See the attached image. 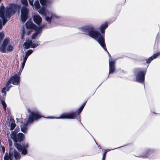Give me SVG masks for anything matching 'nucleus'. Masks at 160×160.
<instances>
[{"label":"nucleus","instance_id":"f257e3e1","mask_svg":"<svg viewBox=\"0 0 160 160\" xmlns=\"http://www.w3.org/2000/svg\"><path fill=\"white\" fill-rule=\"evenodd\" d=\"M108 25V24L105 23L100 26V29L102 34L99 32L94 30L95 27L92 24H89L81 27L80 28V29L83 34L88 35L96 39L103 49L108 52L109 56L111 57L106 48L104 40L105 30Z\"/></svg>","mask_w":160,"mask_h":160},{"label":"nucleus","instance_id":"f03ea898","mask_svg":"<svg viewBox=\"0 0 160 160\" xmlns=\"http://www.w3.org/2000/svg\"><path fill=\"white\" fill-rule=\"evenodd\" d=\"M17 9V6L15 4L11 3L6 8L3 3L0 7V30L7 22V18L9 19L11 16L14 14Z\"/></svg>","mask_w":160,"mask_h":160},{"label":"nucleus","instance_id":"7ed1b4c3","mask_svg":"<svg viewBox=\"0 0 160 160\" xmlns=\"http://www.w3.org/2000/svg\"><path fill=\"white\" fill-rule=\"evenodd\" d=\"M11 138L13 140L15 147L22 154L26 155L27 153V149L28 148V143L23 144L22 147L21 145V142L22 141L24 135L22 133H19L17 135L16 131H12L10 135Z\"/></svg>","mask_w":160,"mask_h":160},{"label":"nucleus","instance_id":"20e7f679","mask_svg":"<svg viewBox=\"0 0 160 160\" xmlns=\"http://www.w3.org/2000/svg\"><path fill=\"white\" fill-rule=\"evenodd\" d=\"M28 112H30L27 121L25 123L22 124L21 126V131L24 133H25L28 129V125L33 122L34 120H37L41 117L40 113L38 111L35 112H30L29 109H28Z\"/></svg>","mask_w":160,"mask_h":160},{"label":"nucleus","instance_id":"39448f33","mask_svg":"<svg viewBox=\"0 0 160 160\" xmlns=\"http://www.w3.org/2000/svg\"><path fill=\"white\" fill-rule=\"evenodd\" d=\"M83 108L81 107L79 109L78 114L76 115V112H75L73 113L65 112L62 114H60V117H48V118L51 119H73L75 118L77 120H78L79 118V114L82 112Z\"/></svg>","mask_w":160,"mask_h":160},{"label":"nucleus","instance_id":"423d86ee","mask_svg":"<svg viewBox=\"0 0 160 160\" xmlns=\"http://www.w3.org/2000/svg\"><path fill=\"white\" fill-rule=\"evenodd\" d=\"M146 72V70H143L142 68H138L134 70V72L136 76V81L137 82L142 84L144 83Z\"/></svg>","mask_w":160,"mask_h":160},{"label":"nucleus","instance_id":"0eeeda50","mask_svg":"<svg viewBox=\"0 0 160 160\" xmlns=\"http://www.w3.org/2000/svg\"><path fill=\"white\" fill-rule=\"evenodd\" d=\"M40 14L44 16L45 17V20L48 23H50L51 22V19L59 18L58 16L52 13H50L47 11H46L43 8H41L38 11Z\"/></svg>","mask_w":160,"mask_h":160},{"label":"nucleus","instance_id":"6e6552de","mask_svg":"<svg viewBox=\"0 0 160 160\" xmlns=\"http://www.w3.org/2000/svg\"><path fill=\"white\" fill-rule=\"evenodd\" d=\"M20 73L19 74H15L11 76L8 80L6 81V86L8 87L12 83V84L17 85L20 83Z\"/></svg>","mask_w":160,"mask_h":160},{"label":"nucleus","instance_id":"1a4fd4ad","mask_svg":"<svg viewBox=\"0 0 160 160\" xmlns=\"http://www.w3.org/2000/svg\"><path fill=\"white\" fill-rule=\"evenodd\" d=\"M156 149L153 148H148L146 150L143 155L136 156L143 158H152Z\"/></svg>","mask_w":160,"mask_h":160},{"label":"nucleus","instance_id":"9d476101","mask_svg":"<svg viewBox=\"0 0 160 160\" xmlns=\"http://www.w3.org/2000/svg\"><path fill=\"white\" fill-rule=\"evenodd\" d=\"M29 10L25 6L22 7L21 10V20L23 22H26L28 18Z\"/></svg>","mask_w":160,"mask_h":160},{"label":"nucleus","instance_id":"9b49d317","mask_svg":"<svg viewBox=\"0 0 160 160\" xmlns=\"http://www.w3.org/2000/svg\"><path fill=\"white\" fill-rule=\"evenodd\" d=\"M115 60H112L109 58V75L113 73L114 72L115 70Z\"/></svg>","mask_w":160,"mask_h":160},{"label":"nucleus","instance_id":"f8f14e48","mask_svg":"<svg viewBox=\"0 0 160 160\" xmlns=\"http://www.w3.org/2000/svg\"><path fill=\"white\" fill-rule=\"evenodd\" d=\"M9 42V40L6 38L4 40L0 48V52L2 53L6 52V48Z\"/></svg>","mask_w":160,"mask_h":160},{"label":"nucleus","instance_id":"ddd939ff","mask_svg":"<svg viewBox=\"0 0 160 160\" xmlns=\"http://www.w3.org/2000/svg\"><path fill=\"white\" fill-rule=\"evenodd\" d=\"M26 27L27 29H35L37 28V26L34 24L32 22L28 21L25 24Z\"/></svg>","mask_w":160,"mask_h":160},{"label":"nucleus","instance_id":"4468645a","mask_svg":"<svg viewBox=\"0 0 160 160\" xmlns=\"http://www.w3.org/2000/svg\"><path fill=\"white\" fill-rule=\"evenodd\" d=\"M33 21L35 23L40 26L42 22V18L39 15H35L33 17Z\"/></svg>","mask_w":160,"mask_h":160},{"label":"nucleus","instance_id":"2eb2a0df","mask_svg":"<svg viewBox=\"0 0 160 160\" xmlns=\"http://www.w3.org/2000/svg\"><path fill=\"white\" fill-rule=\"evenodd\" d=\"M160 54V52H158L154 54L152 56L149 57L148 59H146V63L148 64L150 63L152 60L156 58Z\"/></svg>","mask_w":160,"mask_h":160},{"label":"nucleus","instance_id":"dca6fc26","mask_svg":"<svg viewBox=\"0 0 160 160\" xmlns=\"http://www.w3.org/2000/svg\"><path fill=\"white\" fill-rule=\"evenodd\" d=\"M30 4L32 6H34V5H35L36 8L38 9L40 8V6L39 4V2L38 0H36L33 4V1L34 0H28Z\"/></svg>","mask_w":160,"mask_h":160},{"label":"nucleus","instance_id":"f3484780","mask_svg":"<svg viewBox=\"0 0 160 160\" xmlns=\"http://www.w3.org/2000/svg\"><path fill=\"white\" fill-rule=\"evenodd\" d=\"M4 160H13V153L9 152L8 154L6 152L4 156Z\"/></svg>","mask_w":160,"mask_h":160},{"label":"nucleus","instance_id":"a211bd4d","mask_svg":"<svg viewBox=\"0 0 160 160\" xmlns=\"http://www.w3.org/2000/svg\"><path fill=\"white\" fill-rule=\"evenodd\" d=\"M13 154L15 160H20L21 155L19 152H18L16 150L13 151Z\"/></svg>","mask_w":160,"mask_h":160},{"label":"nucleus","instance_id":"6ab92c4d","mask_svg":"<svg viewBox=\"0 0 160 160\" xmlns=\"http://www.w3.org/2000/svg\"><path fill=\"white\" fill-rule=\"evenodd\" d=\"M34 30L35 32L33 33L32 35V39H35L36 37L41 32L37 28H36Z\"/></svg>","mask_w":160,"mask_h":160},{"label":"nucleus","instance_id":"aec40b11","mask_svg":"<svg viewBox=\"0 0 160 160\" xmlns=\"http://www.w3.org/2000/svg\"><path fill=\"white\" fill-rule=\"evenodd\" d=\"M28 58L25 56L23 58V62L22 64L21 67L20 69V70H21V71L24 68L25 63Z\"/></svg>","mask_w":160,"mask_h":160},{"label":"nucleus","instance_id":"412c9836","mask_svg":"<svg viewBox=\"0 0 160 160\" xmlns=\"http://www.w3.org/2000/svg\"><path fill=\"white\" fill-rule=\"evenodd\" d=\"M6 87L3 88H2L1 90V92L2 93H4V95L5 96H6V91H8L9 90L10 88H9L8 87V86L7 87L5 85Z\"/></svg>","mask_w":160,"mask_h":160},{"label":"nucleus","instance_id":"4be33fe9","mask_svg":"<svg viewBox=\"0 0 160 160\" xmlns=\"http://www.w3.org/2000/svg\"><path fill=\"white\" fill-rule=\"evenodd\" d=\"M40 44V42L39 41H36L34 43L31 44V47L32 48H35Z\"/></svg>","mask_w":160,"mask_h":160},{"label":"nucleus","instance_id":"5701e85b","mask_svg":"<svg viewBox=\"0 0 160 160\" xmlns=\"http://www.w3.org/2000/svg\"><path fill=\"white\" fill-rule=\"evenodd\" d=\"M48 27L47 25V23H45L43 24L41 27H38L37 26V28H38L39 30H40L41 32L42 31V29L43 28H47Z\"/></svg>","mask_w":160,"mask_h":160},{"label":"nucleus","instance_id":"b1692460","mask_svg":"<svg viewBox=\"0 0 160 160\" xmlns=\"http://www.w3.org/2000/svg\"><path fill=\"white\" fill-rule=\"evenodd\" d=\"M14 49V48L11 45H8L6 51L7 52H12Z\"/></svg>","mask_w":160,"mask_h":160},{"label":"nucleus","instance_id":"393cba45","mask_svg":"<svg viewBox=\"0 0 160 160\" xmlns=\"http://www.w3.org/2000/svg\"><path fill=\"white\" fill-rule=\"evenodd\" d=\"M33 51L31 50H29L25 52V57L28 58V56L32 53Z\"/></svg>","mask_w":160,"mask_h":160},{"label":"nucleus","instance_id":"a878e982","mask_svg":"<svg viewBox=\"0 0 160 160\" xmlns=\"http://www.w3.org/2000/svg\"><path fill=\"white\" fill-rule=\"evenodd\" d=\"M31 45L25 42L23 44V47L25 49H28L30 47Z\"/></svg>","mask_w":160,"mask_h":160},{"label":"nucleus","instance_id":"bb28decb","mask_svg":"<svg viewBox=\"0 0 160 160\" xmlns=\"http://www.w3.org/2000/svg\"><path fill=\"white\" fill-rule=\"evenodd\" d=\"M25 33V30L24 28H23L22 32L21 33V38L22 39H23L24 38V34Z\"/></svg>","mask_w":160,"mask_h":160},{"label":"nucleus","instance_id":"cd10ccee","mask_svg":"<svg viewBox=\"0 0 160 160\" xmlns=\"http://www.w3.org/2000/svg\"><path fill=\"white\" fill-rule=\"evenodd\" d=\"M15 121H14L13 122H12L10 124V130H13L15 127Z\"/></svg>","mask_w":160,"mask_h":160},{"label":"nucleus","instance_id":"c85d7f7f","mask_svg":"<svg viewBox=\"0 0 160 160\" xmlns=\"http://www.w3.org/2000/svg\"><path fill=\"white\" fill-rule=\"evenodd\" d=\"M111 150H112V149L111 150L107 149V150H105V152L103 154L102 160H105V157H106V154L107 153V152L110 151Z\"/></svg>","mask_w":160,"mask_h":160},{"label":"nucleus","instance_id":"c756f323","mask_svg":"<svg viewBox=\"0 0 160 160\" xmlns=\"http://www.w3.org/2000/svg\"><path fill=\"white\" fill-rule=\"evenodd\" d=\"M1 103L3 106V109L4 110H6V108L7 107V105L5 102L3 100H1Z\"/></svg>","mask_w":160,"mask_h":160},{"label":"nucleus","instance_id":"7c9ffc66","mask_svg":"<svg viewBox=\"0 0 160 160\" xmlns=\"http://www.w3.org/2000/svg\"><path fill=\"white\" fill-rule=\"evenodd\" d=\"M4 36V33L3 32H0V43L2 41Z\"/></svg>","mask_w":160,"mask_h":160},{"label":"nucleus","instance_id":"2f4dec72","mask_svg":"<svg viewBox=\"0 0 160 160\" xmlns=\"http://www.w3.org/2000/svg\"><path fill=\"white\" fill-rule=\"evenodd\" d=\"M42 6H45L46 5L47 1L46 0H39Z\"/></svg>","mask_w":160,"mask_h":160},{"label":"nucleus","instance_id":"473e14b6","mask_svg":"<svg viewBox=\"0 0 160 160\" xmlns=\"http://www.w3.org/2000/svg\"><path fill=\"white\" fill-rule=\"evenodd\" d=\"M8 141L9 145V146L10 147L9 148H10V149H12V141L10 139H8Z\"/></svg>","mask_w":160,"mask_h":160},{"label":"nucleus","instance_id":"72a5a7b5","mask_svg":"<svg viewBox=\"0 0 160 160\" xmlns=\"http://www.w3.org/2000/svg\"><path fill=\"white\" fill-rule=\"evenodd\" d=\"M22 3L25 5H28V2L27 0H21Z\"/></svg>","mask_w":160,"mask_h":160},{"label":"nucleus","instance_id":"f704fd0d","mask_svg":"<svg viewBox=\"0 0 160 160\" xmlns=\"http://www.w3.org/2000/svg\"><path fill=\"white\" fill-rule=\"evenodd\" d=\"M25 42L30 45H31L32 43V40H31L29 39L27 40H26V41Z\"/></svg>","mask_w":160,"mask_h":160},{"label":"nucleus","instance_id":"c9c22d12","mask_svg":"<svg viewBox=\"0 0 160 160\" xmlns=\"http://www.w3.org/2000/svg\"><path fill=\"white\" fill-rule=\"evenodd\" d=\"M2 152L3 153H4L5 151V148L4 146H2Z\"/></svg>","mask_w":160,"mask_h":160},{"label":"nucleus","instance_id":"e433bc0d","mask_svg":"<svg viewBox=\"0 0 160 160\" xmlns=\"http://www.w3.org/2000/svg\"><path fill=\"white\" fill-rule=\"evenodd\" d=\"M86 102H84L83 104L81 106V107H82L83 108H84V107L85 106V104H86Z\"/></svg>","mask_w":160,"mask_h":160},{"label":"nucleus","instance_id":"4c0bfd02","mask_svg":"<svg viewBox=\"0 0 160 160\" xmlns=\"http://www.w3.org/2000/svg\"><path fill=\"white\" fill-rule=\"evenodd\" d=\"M86 102H84L83 104L81 106V107H82L83 108H84V107L85 106V104H86Z\"/></svg>","mask_w":160,"mask_h":160},{"label":"nucleus","instance_id":"58836bf2","mask_svg":"<svg viewBox=\"0 0 160 160\" xmlns=\"http://www.w3.org/2000/svg\"><path fill=\"white\" fill-rule=\"evenodd\" d=\"M32 30H30L28 32H27V34L28 35H29V34H30V33H31V32H32Z\"/></svg>","mask_w":160,"mask_h":160},{"label":"nucleus","instance_id":"ea45409f","mask_svg":"<svg viewBox=\"0 0 160 160\" xmlns=\"http://www.w3.org/2000/svg\"><path fill=\"white\" fill-rule=\"evenodd\" d=\"M121 147H123V146H122V147H118V148H114V149H112V150H114V149H117V148H121Z\"/></svg>","mask_w":160,"mask_h":160},{"label":"nucleus","instance_id":"a19ab883","mask_svg":"<svg viewBox=\"0 0 160 160\" xmlns=\"http://www.w3.org/2000/svg\"><path fill=\"white\" fill-rule=\"evenodd\" d=\"M12 87V86L10 85V86H8V87L10 89Z\"/></svg>","mask_w":160,"mask_h":160},{"label":"nucleus","instance_id":"79ce46f5","mask_svg":"<svg viewBox=\"0 0 160 160\" xmlns=\"http://www.w3.org/2000/svg\"><path fill=\"white\" fill-rule=\"evenodd\" d=\"M98 148H99V149H101V147L100 145H98Z\"/></svg>","mask_w":160,"mask_h":160},{"label":"nucleus","instance_id":"37998d69","mask_svg":"<svg viewBox=\"0 0 160 160\" xmlns=\"http://www.w3.org/2000/svg\"><path fill=\"white\" fill-rule=\"evenodd\" d=\"M95 143H96V144L97 145H98H98H98V143L97 142H95Z\"/></svg>","mask_w":160,"mask_h":160},{"label":"nucleus","instance_id":"c03bdc74","mask_svg":"<svg viewBox=\"0 0 160 160\" xmlns=\"http://www.w3.org/2000/svg\"><path fill=\"white\" fill-rule=\"evenodd\" d=\"M158 33L157 34V38H158Z\"/></svg>","mask_w":160,"mask_h":160}]
</instances>
